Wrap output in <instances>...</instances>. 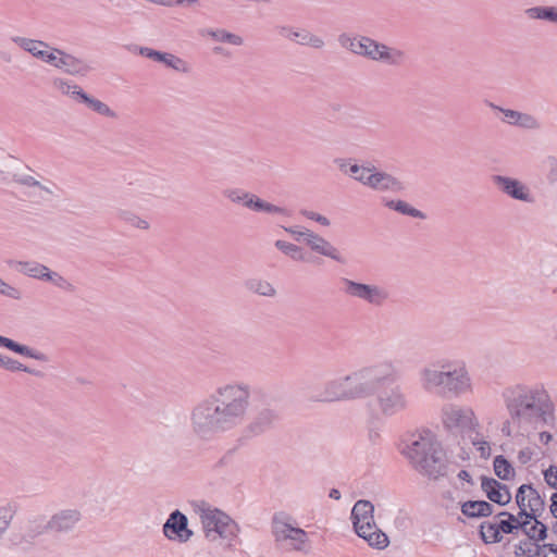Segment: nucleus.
<instances>
[{
	"mask_svg": "<svg viewBox=\"0 0 557 557\" xmlns=\"http://www.w3.org/2000/svg\"><path fill=\"white\" fill-rule=\"evenodd\" d=\"M251 385L232 381L214 388L190 410V431L198 440L210 441L239 426L251 400Z\"/></svg>",
	"mask_w": 557,
	"mask_h": 557,
	"instance_id": "f257e3e1",
	"label": "nucleus"
},
{
	"mask_svg": "<svg viewBox=\"0 0 557 557\" xmlns=\"http://www.w3.org/2000/svg\"><path fill=\"white\" fill-rule=\"evenodd\" d=\"M397 379V368L391 360L363 366L351 373L334 376L323 383L317 401L333 403L373 397L377 387Z\"/></svg>",
	"mask_w": 557,
	"mask_h": 557,
	"instance_id": "f03ea898",
	"label": "nucleus"
},
{
	"mask_svg": "<svg viewBox=\"0 0 557 557\" xmlns=\"http://www.w3.org/2000/svg\"><path fill=\"white\" fill-rule=\"evenodd\" d=\"M502 397L512 425L521 435L554 420L555 405L543 384H513L503 391Z\"/></svg>",
	"mask_w": 557,
	"mask_h": 557,
	"instance_id": "7ed1b4c3",
	"label": "nucleus"
},
{
	"mask_svg": "<svg viewBox=\"0 0 557 557\" xmlns=\"http://www.w3.org/2000/svg\"><path fill=\"white\" fill-rule=\"evenodd\" d=\"M421 387L429 393L458 397L471 392L472 384L463 363L442 360L429 363L419 371Z\"/></svg>",
	"mask_w": 557,
	"mask_h": 557,
	"instance_id": "20e7f679",
	"label": "nucleus"
},
{
	"mask_svg": "<svg viewBox=\"0 0 557 557\" xmlns=\"http://www.w3.org/2000/svg\"><path fill=\"white\" fill-rule=\"evenodd\" d=\"M404 453L423 475L434 480L445 475L444 454L431 432L411 434Z\"/></svg>",
	"mask_w": 557,
	"mask_h": 557,
	"instance_id": "39448f33",
	"label": "nucleus"
},
{
	"mask_svg": "<svg viewBox=\"0 0 557 557\" xmlns=\"http://www.w3.org/2000/svg\"><path fill=\"white\" fill-rule=\"evenodd\" d=\"M337 41L342 48L354 54L389 66H399L406 60V53L403 50L389 47L368 36H351L348 33H342L338 35Z\"/></svg>",
	"mask_w": 557,
	"mask_h": 557,
	"instance_id": "423d86ee",
	"label": "nucleus"
},
{
	"mask_svg": "<svg viewBox=\"0 0 557 557\" xmlns=\"http://www.w3.org/2000/svg\"><path fill=\"white\" fill-rule=\"evenodd\" d=\"M374 506L371 502L360 499L351 510V521L358 536L368 542L371 547L384 549L388 546V536L377 528L374 517Z\"/></svg>",
	"mask_w": 557,
	"mask_h": 557,
	"instance_id": "0eeeda50",
	"label": "nucleus"
},
{
	"mask_svg": "<svg viewBox=\"0 0 557 557\" xmlns=\"http://www.w3.org/2000/svg\"><path fill=\"white\" fill-rule=\"evenodd\" d=\"M200 519L206 537L210 541L218 539L231 540L236 536L238 527L226 513L203 504L200 507Z\"/></svg>",
	"mask_w": 557,
	"mask_h": 557,
	"instance_id": "6e6552de",
	"label": "nucleus"
},
{
	"mask_svg": "<svg viewBox=\"0 0 557 557\" xmlns=\"http://www.w3.org/2000/svg\"><path fill=\"white\" fill-rule=\"evenodd\" d=\"M272 534L276 543L288 544L290 549L305 552L309 542L305 530L294 523V519L285 512H277L272 518Z\"/></svg>",
	"mask_w": 557,
	"mask_h": 557,
	"instance_id": "1a4fd4ad",
	"label": "nucleus"
},
{
	"mask_svg": "<svg viewBox=\"0 0 557 557\" xmlns=\"http://www.w3.org/2000/svg\"><path fill=\"white\" fill-rule=\"evenodd\" d=\"M12 180L17 185L27 189L26 195L29 198L48 201L52 198L59 197V186L54 182L42 177L29 168L27 169V172L14 173Z\"/></svg>",
	"mask_w": 557,
	"mask_h": 557,
	"instance_id": "9d476101",
	"label": "nucleus"
},
{
	"mask_svg": "<svg viewBox=\"0 0 557 557\" xmlns=\"http://www.w3.org/2000/svg\"><path fill=\"white\" fill-rule=\"evenodd\" d=\"M386 383L379 386L373 396L377 412L384 418H392L406 411L409 400L400 385L383 387Z\"/></svg>",
	"mask_w": 557,
	"mask_h": 557,
	"instance_id": "9b49d317",
	"label": "nucleus"
},
{
	"mask_svg": "<svg viewBox=\"0 0 557 557\" xmlns=\"http://www.w3.org/2000/svg\"><path fill=\"white\" fill-rule=\"evenodd\" d=\"M442 422L447 430L460 433H472L480 426L471 408L455 404H447L442 408Z\"/></svg>",
	"mask_w": 557,
	"mask_h": 557,
	"instance_id": "f8f14e48",
	"label": "nucleus"
},
{
	"mask_svg": "<svg viewBox=\"0 0 557 557\" xmlns=\"http://www.w3.org/2000/svg\"><path fill=\"white\" fill-rule=\"evenodd\" d=\"M344 293L373 307H382L389 299L388 290L376 284H364L352 281L350 278H343Z\"/></svg>",
	"mask_w": 557,
	"mask_h": 557,
	"instance_id": "ddd939ff",
	"label": "nucleus"
},
{
	"mask_svg": "<svg viewBox=\"0 0 557 557\" xmlns=\"http://www.w3.org/2000/svg\"><path fill=\"white\" fill-rule=\"evenodd\" d=\"M83 520V513L77 508H64L55 511L47 521L45 530L53 534H70Z\"/></svg>",
	"mask_w": 557,
	"mask_h": 557,
	"instance_id": "4468645a",
	"label": "nucleus"
},
{
	"mask_svg": "<svg viewBox=\"0 0 557 557\" xmlns=\"http://www.w3.org/2000/svg\"><path fill=\"white\" fill-rule=\"evenodd\" d=\"M280 420V413L276 408L265 406L256 411L252 419L246 426V432L250 436H259L272 430Z\"/></svg>",
	"mask_w": 557,
	"mask_h": 557,
	"instance_id": "2eb2a0df",
	"label": "nucleus"
},
{
	"mask_svg": "<svg viewBox=\"0 0 557 557\" xmlns=\"http://www.w3.org/2000/svg\"><path fill=\"white\" fill-rule=\"evenodd\" d=\"M187 525V517L180 510H174L163 524V534L171 541L177 540L181 543H186L193 536V531Z\"/></svg>",
	"mask_w": 557,
	"mask_h": 557,
	"instance_id": "dca6fc26",
	"label": "nucleus"
},
{
	"mask_svg": "<svg viewBox=\"0 0 557 557\" xmlns=\"http://www.w3.org/2000/svg\"><path fill=\"white\" fill-rule=\"evenodd\" d=\"M492 181L499 190L512 199L524 202H533L534 200L529 188L517 178L504 175H494Z\"/></svg>",
	"mask_w": 557,
	"mask_h": 557,
	"instance_id": "f3484780",
	"label": "nucleus"
},
{
	"mask_svg": "<svg viewBox=\"0 0 557 557\" xmlns=\"http://www.w3.org/2000/svg\"><path fill=\"white\" fill-rule=\"evenodd\" d=\"M277 33L283 38H287L299 45L309 46L315 49H321L325 45L324 40L321 37L306 29L297 30L290 26H278Z\"/></svg>",
	"mask_w": 557,
	"mask_h": 557,
	"instance_id": "a211bd4d",
	"label": "nucleus"
},
{
	"mask_svg": "<svg viewBox=\"0 0 557 557\" xmlns=\"http://www.w3.org/2000/svg\"><path fill=\"white\" fill-rule=\"evenodd\" d=\"M368 187L377 191L399 193L405 190V184L395 176L374 170L369 174Z\"/></svg>",
	"mask_w": 557,
	"mask_h": 557,
	"instance_id": "6ab92c4d",
	"label": "nucleus"
},
{
	"mask_svg": "<svg viewBox=\"0 0 557 557\" xmlns=\"http://www.w3.org/2000/svg\"><path fill=\"white\" fill-rule=\"evenodd\" d=\"M481 488L486 494V497L497 505L505 506L511 500L508 486L493 478L482 476Z\"/></svg>",
	"mask_w": 557,
	"mask_h": 557,
	"instance_id": "aec40b11",
	"label": "nucleus"
},
{
	"mask_svg": "<svg viewBox=\"0 0 557 557\" xmlns=\"http://www.w3.org/2000/svg\"><path fill=\"white\" fill-rule=\"evenodd\" d=\"M305 243L315 252L331 258L332 260H335L339 263H344L345 260L343 259L341 252L336 247H334L330 242H327L322 236L313 233L312 231H308L306 233Z\"/></svg>",
	"mask_w": 557,
	"mask_h": 557,
	"instance_id": "412c9836",
	"label": "nucleus"
},
{
	"mask_svg": "<svg viewBox=\"0 0 557 557\" xmlns=\"http://www.w3.org/2000/svg\"><path fill=\"white\" fill-rule=\"evenodd\" d=\"M493 108L499 110L504 114L503 122L507 124L520 126L525 129H539L541 127L540 121L532 114L511 109H503L498 107Z\"/></svg>",
	"mask_w": 557,
	"mask_h": 557,
	"instance_id": "4be33fe9",
	"label": "nucleus"
},
{
	"mask_svg": "<svg viewBox=\"0 0 557 557\" xmlns=\"http://www.w3.org/2000/svg\"><path fill=\"white\" fill-rule=\"evenodd\" d=\"M62 54L60 70L73 76H86L92 67L83 59L76 58L65 51H59Z\"/></svg>",
	"mask_w": 557,
	"mask_h": 557,
	"instance_id": "5701e85b",
	"label": "nucleus"
},
{
	"mask_svg": "<svg viewBox=\"0 0 557 557\" xmlns=\"http://www.w3.org/2000/svg\"><path fill=\"white\" fill-rule=\"evenodd\" d=\"M0 346L7 348L9 350H12L18 355H22L24 357H27V358H32V359L42 361V362L48 361V357L46 354H44L39 350H36L29 346L22 345L9 337L2 336V335H0Z\"/></svg>",
	"mask_w": 557,
	"mask_h": 557,
	"instance_id": "b1692460",
	"label": "nucleus"
},
{
	"mask_svg": "<svg viewBox=\"0 0 557 557\" xmlns=\"http://www.w3.org/2000/svg\"><path fill=\"white\" fill-rule=\"evenodd\" d=\"M461 512L468 518L488 517L493 513V506L485 500H468L461 505Z\"/></svg>",
	"mask_w": 557,
	"mask_h": 557,
	"instance_id": "393cba45",
	"label": "nucleus"
},
{
	"mask_svg": "<svg viewBox=\"0 0 557 557\" xmlns=\"http://www.w3.org/2000/svg\"><path fill=\"white\" fill-rule=\"evenodd\" d=\"M524 527H521L523 533L528 536L529 540L541 542L547 537V527L541 522L537 518L535 519H527L523 518Z\"/></svg>",
	"mask_w": 557,
	"mask_h": 557,
	"instance_id": "a878e982",
	"label": "nucleus"
},
{
	"mask_svg": "<svg viewBox=\"0 0 557 557\" xmlns=\"http://www.w3.org/2000/svg\"><path fill=\"white\" fill-rule=\"evenodd\" d=\"M545 510V502L540 493L530 484L527 504V519H535L542 516Z\"/></svg>",
	"mask_w": 557,
	"mask_h": 557,
	"instance_id": "bb28decb",
	"label": "nucleus"
},
{
	"mask_svg": "<svg viewBox=\"0 0 557 557\" xmlns=\"http://www.w3.org/2000/svg\"><path fill=\"white\" fill-rule=\"evenodd\" d=\"M10 265L16 271L33 278L42 280L47 265L36 261H11Z\"/></svg>",
	"mask_w": 557,
	"mask_h": 557,
	"instance_id": "cd10ccee",
	"label": "nucleus"
},
{
	"mask_svg": "<svg viewBox=\"0 0 557 557\" xmlns=\"http://www.w3.org/2000/svg\"><path fill=\"white\" fill-rule=\"evenodd\" d=\"M246 208L256 212H267L271 214H288L285 208L272 205L265 200L259 198L255 194H251L246 203Z\"/></svg>",
	"mask_w": 557,
	"mask_h": 557,
	"instance_id": "c85d7f7f",
	"label": "nucleus"
},
{
	"mask_svg": "<svg viewBox=\"0 0 557 557\" xmlns=\"http://www.w3.org/2000/svg\"><path fill=\"white\" fill-rule=\"evenodd\" d=\"M339 169L345 172L346 174H349L354 180L361 183L362 185L367 186L369 181V174L372 173L374 170V166H363L358 164H351L348 169L347 163L345 160L341 159L338 160Z\"/></svg>",
	"mask_w": 557,
	"mask_h": 557,
	"instance_id": "c756f323",
	"label": "nucleus"
},
{
	"mask_svg": "<svg viewBox=\"0 0 557 557\" xmlns=\"http://www.w3.org/2000/svg\"><path fill=\"white\" fill-rule=\"evenodd\" d=\"M79 103H84L88 109L98 113L101 116H106L109 119H116L117 114L114 110H112L107 103L103 101L94 98L92 96L85 92Z\"/></svg>",
	"mask_w": 557,
	"mask_h": 557,
	"instance_id": "7c9ffc66",
	"label": "nucleus"
},
{
	"mask_svg": "<svg viewBox=\"0 0 557 557\" xmlns=\"http://www.w3.org/2000/svg\"><path fill=\"white\" fill-rule=\"evenodd\" d=\"M497 517L506 518L502 519L498 523L500 534H513L518 530H521V527H524V523H522L524 517H519V513L515 516L508 511H502L497 515Z\"/></svg>",
	"mask_w": 557,
	"mask_h": 557,
	"instance_id": "2f4dec72",
	"label": "nucleus"
},
{
	"mask_svg": "<svg viewBox=\"0 0 557 557\" xmlns=\"http://www.w3.org/2000/svg\"><path fill=\"white\" fill-rule=\"evenodd\" d=\"M53 86L64 96L70 97L72 100L76 102H81L82 98L85 95V91L82 87L76 84H72L69 81L63 78H55L53 81Z\"/></svg>",
	"mask_w": 557,
	"mask_h": 557,
	"instance_id": "473e14b6",
	"label": "nucleus"
},
{
	"mask_svg": "<svg viewBox=\"0 0 557 557\" xmlns=\"http://www.w3.org/2000/svg\"><path fill=\"white\" fill-rule=\"evenodd\" d=\"M245 286L251 293L263 297H274L276 295L274 286L265 280L250 278L246 281Z\"/></svg>",
	"mask_w": 557,
	"mask_h": 557,
	"instance_id": "72a5a7b5",
	"label": "nucleus"
},
{
	"mask_svg": "<svg viewBox=\"0 0 557 557\" xmlns=\"http://www.w3.org/2000/svg\"><path fill=\"white\" fill-rule=\"evenodd\" d=\"M207 35L218 42H225L232 46H242L244 44L242 36L223 28L208 29Z\"/></svg>",
	"mask_w": 557,
	"mask_h": 557,
	"instance_id": "f704fd0d",
	"label": "nucleus"
},
{
	"mask_svg": "<svg viewBox=\"0 0 557 557\" xmlns=\"http://www.w3.org/2000/svg\"><path fill=\"white\" fill-rule=\"evenodd\" d=\"M11 40L33 57L37 55L41 48L49 49V44L42 40L30 39L21 36H13Z\"/></svg>",
	"mask_w": 557,
	"mask_h": 557,
	"instance_id": "c9c22d12",
	"label": "nucleus"
},
{
	"mask_svg": "<svg viewBox=\"0 0 557 557\" xmlns=\"http://www.w3.org/2000/svg\"><path fill=\"white\" fill-rule=\"evenodd\" d=\"M493 468L495 474L500 480L508 481L515 476L513 467L503 455H498L494 458Z\"/></svg>",
	"mask_w": 557,
	"mask_h": 557,
	"instance_id": "e433bc0d",
	"label": "nucleus"
},
{
	"mask_svg": "<svg viewBox=\"0 0 557 557\" xmlns=\"http://www.w3.org/2000/svg\"><path fill=\"white\" fill-rule=\"evenodd\" d=\"M0 367L11 372L23 371L35 376H42L40 371L26 367L20 361L2 354H0Z\"/></svg>",
	"mask_w": 557,
	"mask_h": 557,
	"instance_id": "4c0bfd02",
	"label": "nucleus"
},
{
	"mask_svg": "<svg viewBox=\"0 0 557 557\" xmlns=\"http://www.w3.org/2000/svg\"><path fill=\"white\" fill-rule=\"evenodd\" d=\"M481 539L486 544L499 543L503 540V535L499 532L498 523L483 522L480 525Z\"/></svg>",
	"mask_w": 557,
	"mask_h": 557,
	"instance_id": "58836bf2",
	"label": "nucleus"
},
{
	"mask_svg": "<svg viewBox=\"0 0 557 557\" xmlns=\"http://www.w3.org/2000/svg\"><path fill=\"white\" fill-rule=\"evenodd\" d=\"M530 18L545 20L557 23V9L554 7H533L525 10Z\"/></svg>",
	"mask_w": 557,
	"mask_h": 557,
	"instance_id": "ea45409f",
	"label": "nucleus"
},
{
	"mask_svg": "<svg viewBox=\"0 0 557 557\" xmlns=\"http://www.w3.org/2000/svg\"><path fill=\"white\" fill-rule=\"evenodd\" d=\"M385 206L392 210H395L404 215L424 219L425 215L422 211L411 207L408 202L404 200H389L385 203Z\"/></svg>",
	"mask_w": 557,
	"mask_h": 557,
	"instance_id": "a19ab883",
	"label": "nucleus"
},
{
	"mask_svg": "<svg viewBox=\"0 0 557 557\" xmlns=\"http://www.w3.org/2000/svg\"><path fill=\"white\" fill-rule=\"evenodd\" d=\"M540 549L537 542L528 539L516 545L515 554L517 557H535L540 555Z\"/></svg>",
	"mask_w": 557,
	"mask_h": 557,
	"instance_id": "79ce46f5",
	"label": "nucleus"
},
{
	"mask_svg": "<svg viewBox=\"0 0 557 557\" xmlns=\"http://www.w3.org/2000/svg\"><path fill=\"white\" fill-rule=\"evenodd\" d=\"M119 218L123 222H125L128 225H131V226H133L135 228H138V230L146 231L150 226L149 222L147 220L140 218L136 213H134L132 211H128V210H121L119 212Z\"/></svg>",
	"mask_w": 557,
	"mask_h": 557,
	"instance_id": "37998d69",
	"label": "nucleus"
},
{
	"mask_svg": "<svg viewBox=\"0 0 557 557\" xmlns=\"http://www.w3.org/2000/svg\"><path fill=\"white\" fill-rule=\"evenodd\" d=\"M275 247L278 250H281L283 253H285L286 256H289L293 260H296V261L305 260L304 251L297 245H294V244L285 242V240H276Z\"/></svg>",
	"mask_w": 557,
	"mask_h": 557,
	"instance_id": "c03bdc74",
	"label": "nucleus"
},
{
	"mask_svg": "<svg viewBox=\"0 0 557 557\" xmlns=\"http://www.w3.org/2000/svg\"><path fill=\"white\" fill-rule=\"evenodd\" d=\"M164 65H166L170 69L175 70L180 73H189L190 72V65L183 60L182 58L174 55L172 53L166 52Z\"/></svg>",
	"mask_w": 557,
	"mask_h": 557,
	"instance_id": "a18cd8bd",
	"label": "nucleus"
},
{
	"mask_svg": "<svg viewBox=\"0 0 557 557\" xmlns=\"http://www.w3.org/2000/svg\"><path fill=\"white\" fill-rule=\"evenodd\" d=\"M474 436H471V443L475 447L476 451L480 454V457L483 459H487L491 456V446L487 441L483 438V436L475 430Z\"/></svg>",
	"mask_w": 557,
	"mask_h": 557,
	"instance_id": "49530a36",
	"label": "nucleus"
},
{
	"mask_svg": "<svg viewBox=\"0 0 557 557\" xmlns=\"http://www.w3.org/2000/svg\"><path fill=\"white\" fill-rule=\"evenodd\" d=\"M14 515L15 510L12 505L8 504L0 507V539L9 529Z\"/></svg>",
	"mask_w": 557,
	"mask_h": 557,
	"instance_id": "de8ad7c7",
	"label": "nucleus"
},
{
	"mask_svg": "<svg viewBox=\"0 0 557 557\" xmlns=\"http://www.w3.org/2000/svg\"><path fill=\"white\" fill-rule=\"evenodd\" d=\"M251 193L245 191L239 188H231L226 189L224 191V196L234 203H242L244 207H246V203L248 202V198L250 197Z\"/></svg>",
	"mask_w": 557,
	"mask_h": 557,
	"instance_id": "09e8293b",
	"label": "nucleus"
},
{
	"mask_svg": "<svg viewBox=\"0 0 557 557\" xmlns=\"http://www.w3.org/2000/svg\"><path fill=\"white\" fill-rule=\"evenodd\" d=\"M530 484H522L519 486L516 494V503L520 509L519 517L527 516V504H528V493H529Z\"/></svg>",
	"mask_w": 557,
	"mask_h": 557,
	"instance_id": "8fccbe9b",
	"label": "nucleus"
},
{
	"mask_svg": "<svg viewBox=\"0 0 557 557\" xmlns=\"http://www.w3.org/2000/svg\"><path fill=\"white\" fill-rule=\"evenodd\" d=\"M138 53L143 57H146L150 60L164 63L166 52L158 51L148 47H139Z\"/></svg>",
	"mask_w": 557,
	"mask_h": 557,
	"instance_id": "3c124183",
	"label": "nucleus"
},
{
	"mask_svg": "<svg viewBox=\"0 0 557 557\" xmlns=\"http://www.w3.org/2000/svg\"><path fill=\"white\" fill-rule=\"evenodd\" d=\"M0 294L3 296H7L9 298L15 299V300H18L22 297V293L20 289L5 283L1 277H0Z\"/></svg>",
	"mask_w": 557,
	"mask_h": 557,
	"instance_id": "603ef678",
	"label": "nucleus"
},
{
	"mask_svg": "<svg viewBox=\"0 0 557 557\" xmlns=\"http://www.w3.org/2000/svg\"><path fill=\"white\" fill-rule=\"evenodd\" d=\"M163 7H185V8H198L201 5L200 0H161Z\"/></svg>",
	"mask_w": 557,
	"mask_h": 557,
	"instance_id": "864d4df0",
	"label": "nucleus"
},
{
	"mask_svg": "<svg viewBox=\"0 0 557 557\" xmlns=\"http://www.w3.org/2000/svg\"><path fill=\"white\" fill-rule=\"evenodd\" d=\"M544 480L548 486L557 490V467L549 466L543 471Z\"/></svg>",
	"mask_w": 557,
	"mask_h": 557,
	"instance_id": "5fc2aeb1",
	"label": "nucleus"
},
{
	"mask_svg": "<svg viewBox=\"0 0 557 557\" xmlns=\"http://www.w3.org/2000/svg\"><path fill=\"white\" fill-rule=\"evenodd\" d=\"M49 49H50V51L48 53L46 63H48L57 69H60V65L62 62V54H59L58 52L62 51V50L58 49V48L50 47V46H49Z\"/></svg>",
	"mask_w": 557,
	"mask_h": 557,
	"instance_id": "6e6d98bb",
	"label": "nucleus"
},
{
	"mask_svg": "<svg viewBox=\"0 0 557 557\" xmlns=\"http://www.w3.org/2000/svg\"><path fill=\"white\" fill-rule=\"evenodd\" d=\"M301 214L304 216H306L307 219H310V220H313V221L320 223L323 226H329L331 224L330 220L326 216L321 215L320 213L309 211V210H302Z\"/></svg>",
	"mask_w": 557,
	"mask_h": 557,
	"instance_id": "4d7b16f0",
	"label": "nucleus"
},
{
	"mask_svg": "<svg viewBox=\"0 0 557 557\" xmlns=\"http://www.w3.org/2000/svg\"><path fill=\"white\" fill-rule=\"evenodd\" d=\"M284 230L289 233L296 240H304L305 242V238H306V233H308L309 230L305 228V230H300L298 227H295V226H290V227H284Z\"/></svg>",
	"mask_w": 557,
	"mask_h": 557,
	"instance_id": "13d9d810",
	"label": "nucleus"
},
{
	"mask_svg": "<svg viewBox=\"0 0 557 557\" xmlns=\"http://www.w3.org/2000/svg\"><path fill=\"white\" fill-rule=\"evenodd\" d=\"M55 286L59 287L60 289L64 290V292H67V293L75 292L74 284L71 283L67 278H65L62 275L59 277L58 282L55 283Z\"/></svg>",
	"mask_w": 557,
	"mask_h": 557,
	"instance_id": "bf43d9fd",
	"label": "nucleus"
},
{
	"mask_svg": "<svg viewBox=\"0 0 557 557\" xmlns=\"http://www.w3.org/2000/svg\"><path fill=\"white\" fill-rule=\"evenodd\" d=\"M533 457V451L531 448L527 447L524 449H521L519 453H518V460L520 461V463L522 465H527Z\"/></svg>",
	"mask_w": 557,
	"mask_h": 557,
	"instance_id": "052dcab7",
	"label": "nucleus"
},
{
	"mask_svg": "<svg viewBox=\"0 0 557 557\" xmlns=\"http://www.w3.org/2000/svg\"><path fill=\"white\" fill-rule=\"evenodd\" d=\"M44 278L41 281H48L51 282L53 285L58 282L61 274L58 272L51 271L48 267L46 268L45 273L42 274Z\"/></svg>",
	"mask_w": 557,
	"mask_h": 557,
	"instance_id": "680f3d73",
	"label": "nucleus"
},
{
	"mask_svg": "<svg viewBox=\"0 0 557 557\" xmlns=\"http://www.w3.org/2000/svg\"><path fill=\"white\" fill-rule=\"evenodd\" d=\"M457 476H458L459 480L466 481L470 485L474 484L473 481H472V476L470 475V473L467 470H460L458 472Z\"/></svg>",
	"mask_w": 557,
	"mask_h": 557,
	"instance_id": "e2e57ef3",
	"label": "nucleus"
},
{
	"mask_svg": "<svg viewBox=\"0 0 557 557\" xmlns=\"http://www.w3.org/2000/svg\"><path fill=\"white\" fill-rule=\"evenodd\" d=\"M550 500V512L557 519V493L552 495Z\"/></svg>",
	"mask_w": 557,
	"mask_h": 557,
	"instance_id": "0e129e2a",
	"label": "nucleus"
},
{
	"mask_svg": "<svg viewBox=\"0 0 557 557\" xmlns=\"http://www.w3.org/2000/svg\"><path fill=\"white\" fill-rule=\"evenodd\" d=\"M553 438V435L549 432H541L540 433V441L544 444H548Z\"/></svg>",
	"mask_w": 557,
	"mask_h": 557,
	"instance_id": "69168bd1",
	"label": "nucleus"
},
{
	"mask_svg": "<svg viewBox=\"0 0 557 557\" xmlns=\"http://www.w3.org/2000/svg\"><path fill=\"white\" fill-rule=\"evenodd\" d=\"M50 49H45V48H41L37 55H35V58L39 59V60H42L44 62H46L47 58H48V53H49Z\"/></svg>",
	"mask_w": 557,
	"mask_h": 557,
	"instance_id": "338daca9",
	"label": "nucleus"
},
{
	"mask_svg": "<svg viewBox=\"0 0 557 557\" xmlns=\"http://www.w3.org/2000/svg\"><path fill=\"white\" fill-rule=\"evenodd\" d=\"M511 424H512V422L510 421V418H508V420L503 424L502 432L507 436L511 435V431H510Z\"/></svg>",
	"mask_w": 557,
	"mask_h": 557,
	"instance_id": "774afa93",
	"label": "nucleus"
}]
</instances>
